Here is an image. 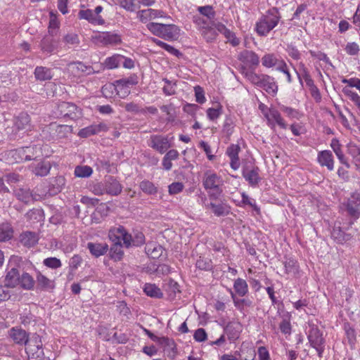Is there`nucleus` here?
Segmentation results:
<instances>
[{"label": "nucleus", "instance_id": "1", "mask_svg": "<svg viewBox=\"0 0 360 360\" xmlns=\"http://www.w3.org/2000/svg\"><path fill=\"white\" fill-rule=\"evenodd\" d=\"M108 237L115 243V246L110 250V256L115 261L120 260L124 255L122 245L126 248L139 246L145 242V236L142 232L134 231L133 233H129L122 226L110 229Z\"/></svg>", "mask_w": 360, "mask_h": 360}, {"label": "nucleus", "instance_id": "2", "mask_svg": "<svg viewBox=\"0 0 360 360\" xmlns=\"http://www.w3.org/2000/svg\"><path fill=\"white\" fill-rule=\"evenodd\" d=\"M4 283L6 289L20 287L25 290H31L34 289L35 281L30 274L23 272L20 274L16 267L8 266L5 271Z\"/></svg>", "mask_w": 360, "mask_h": 360}, {"label": "nucleus", "instance_id": "3", "mask_svg": "<svg viewBox=\"0 0 360 360\" xmlns=\"http://www.w3.org/2000/svg\"><path fill=\"white\" fill-rule=\"evenodd\" d=\"M281 19L278 11L276 8L269 9L262 15L255 24V31L259 36H266L276 27Z\"/></svg>", "mask_w": 360, "mask_h": 360}, {"label": "nucleus", "instance_id": "4", "mask_svg": "<svg viewBox=\"0 0 360 360\" xmlns=\"http://www.w3.org/2000/svg\"><path fill=\"white\" fill-rule=\"evenodd\" d=\"M146 27L153 34L167 41L176 40L180 35V29L174 24L150 22Z\"/></svg>", "mask_w": 360, "mask_h": 360}, {"label": "nucleus", "instance_id": "5", "mask_svg": "<svg viewBox=\"0 0 360 360\" xmlns=\"http://www.w3.org/2000/svg\"><path fill=\"white\" fill-rule=\"evenodd\" d=\"M136 84L135 79L125 78L115 81L114 84H105L102 88V93L105 97H110L113 91L121 97H126L130 92V88Z\"/></svg>", "mask_w": 360, "mask_h": 360}, {"label": "nucleus", "instance_id": "6", "mask_svg": "<svg viewBox=\"0 0 360 360\" xmlns=\"http://www.w3.org/2000/svg\"><path fill=\"white\" fill-rule=\"evenodd\" d=\"M306 334L311 346L314 348L319 357L322 356L325 348V340L318 326L309 321L305 328Z\"/></svg>", "mask_w": 360, "mask_h": 360}, {"label": "nucleus", "instance_id": "7", "mask_svg": "<svg viewBox=\"0 0 360 360\" xmlns=\"http://www.w3.org/2000/svg\"><path fill=\"white\" fill-rule=\"evenodd\" d=\"M222 179L221 176L212 171H207L205 174L203 186L208 191L210 198L217 199L221 193V186Z\"/></svg>", "mask_w": 360, "mask_h": 360}, {"label": "nucleus", "instance_id": "8", "mask_svg": "<svg viewBox=\"0 0 360 360\" xmlns=\"http://www.w3.org/2000/svg\"><path fill=\"white\" fill-rule=\"evenodd\" d=\"M103 8L97 6L94 10L86 8L84 5H81V9L78 12V18L80 20H85L94 25H103L105 20L100 15Z\"/></svg>", "mask_w": 360, "mask_h": 360}, {"label": "nucleus", "instance_id": "9", "mask_svg": "<svg viewBox=\"0 0 360 360\" xmlns=\"http://www.w3.org/2000/svg\"><path fill=\"white\" fill-rule=\"evenodd\" d=\"M33 148L30 146L19 148L18 149L7 151L5 154L6 160L8 164L21 162L23 160H30Z\"/></svg>", "mask_w": 360, "mask_h": 360}, {"label": "nucleus", "instance_id": "10", "mask_svg": "<svg viewBox=\"0 0 360 360\" xmlns=\"http://www.w3.org/2000/svg\"><path fill=\"white\" fill-rule=\"evenodd\" d=\"M173 139V136L169 138L168 136L153 135L150 136L148 145L160 154H163L172 147Z\"/></svg>", "mask_w": 360, "mask_h": 360}, {"label": "nucleus", "instance_id": "11", "mask_svg": "<svg viewBox=\"0 0 360 360\" xmlns=\"http://www.w3.org/2000/svg\"><path fill=\"white\" fill-rule=\"evenodd\" d=\"M136 18L144 24L151 22L153 20L158 18H169V16L162 10L146 8L136 12Z\"/></svg>", "mask_w": 360, "mask_h": 360}, {"label": "nucleus", "instance_id": "12", "mask_svg": "<svg viewBox=\"0 0 360 360\" xmlns=\"http://www.w3.org/2000/svg\"><path fill=\"white\" fill-rule=\"evenodd\" d=\"M26 347V352L29 357L39 358L42 359L44 357V351L42 349V342L39 335L34 334L32 338L28 340Z\"/></svg>", "mask_w": 360, "mask_h": 360}, {"label": "nucleus", "instance_id": "13", "mask_svg": "<svg viewBox=\"0 0 360 360\" xmlns=\"http://www.w3.org/2000/svg\"><path fill=\"white\" fill-rule=\"evenodd\" d=\"M259 172L258 167L252 164L245 165L243 167L242 175L250 186L257 187L262 180Z\"/></svg>", "mask_w": 360, "mask_h": 360}, {"label": "nucleus", "instance_id": "14", "mask_svg": "<svg viewBox=\"0 0 360 360\" xmlns=\"http://www.w3.org/2000/svg\"><path fill=\"white\" fill-rule=\"evenodd\" d=\"M95 42L102 46H115L122 42L121 36L112 32H101L94 37Z\"/></svg>", "mask_w": 360, "mask_h": 360}, {"label": "nucleus", "instance_id": "15", "mask_svg": "<svg viewBox=\"0 0 360 360\" xmlns=\"http://www.w3.org/2000/svg\"><path fill=\"white\" fill-rule=\"evenodd\" d=\"M343 205L350 216L358 218L360 216V191L352 193Z\"/></svg>", "mask_w": 360, "mask_h": 360}, {"label": "nucleus", "instance_id": "16", "mask_svg": "<svg viewBox=\"0 0 360 360\" xmlns=\"http://www.w3.org/2000/svg\"><path fill=\"white\" fill-rule=\"evenodd\" d=\"M264 118L266 120L267 125L271 129H275L276 126L283 129H286L288 127L280 112L275 108H272Z\"/></svg>", "mask_w": 360, "mask_h": 360}, {"label": "nucleus", "instance_id": "17", "mask_svg": "<svg viewBox=\"0 0 360 360\" xmlns=\"http://www.w3.org/2000/svg\"><path fill=\"white\" fill-rule=\"evenodd\" d=\"M108 130V127L103 122L93 124L84 127L78 131L77 135L81 138H87Z\"/></svg>", "mask_w": 360, "mask_h": 360}, {"label": "nucleus", "instance_id": "18", "mask_svg": "<svg viewBox=\"0 0 360 360\" xmlns=\"http://www.w3.org/2000/svg\"><path fill=\"white\" fill-rule=\"evenodd\" d=\"M60 115L63 117H68L71 120H75L81 115L78 108L73 103L62 102L58 105Z\"/></svg>", "mask_w": 360, "mask_h": 360}, {"label": "nucleus", "instance_id": "19", "mask_svg": "<svg viewBox=\"0 0 360 360\" xmlns=\"http://www.w3.org/2000/svg\"><path fill=\"white\" fill-rule=\"evenodd\" d=\"M240 148L237 144H231L226 149V154L230 159V166L233 170H237L240 166V159L238 157Z\"/></svg>", "mask_w": 360, "mask_h": 360}, {"label": "nucleus", "instance_id": "20", "mask_svg": "<svg viewBox=\"0 0 360 360\" xmlns=\"http://www.w3.org/2000/svg\"><path fill=\"white\" fill-rule=\"evenodd\" d=\"M238 60L250 68L256 67L259 63V58L255 52L245 50L238 55Z\"/></svg>", "mask_w": 360, "mask_h": 360}, {"label": "nucleus", "instance_id": "21", "mask_svg": "<svg viewBox=\"0 0 360 360\" xmlns=\"http://www.w3.org/2000/svg\"><path fill=\"white\" fill-rule=\"evenodd\" d=\"M14 127L18 131L26 132L31 130L30 118L27 113L21 112L18 115L14 122Z\"/></svg>", "mask_w": 360, "mask_h": 360}, {"label": "nucleus", "instance_id": "22", "mask_svg": "<svg viewBox=\"0 0 360 360\" xmlns=\"http://www.w3.org/2000/svg\"><path fill=\"white\" fill-rule=\"evenodd\" d=\"M242 330L243 326L239 322H231L225 328L224 333L231 342L239 338Z\"/></svg>", "mask_w": 360, "mask_h": 360}, {"label": "nucleus", "instance_id": "23", "mask_svg": "<svg viewBox=\"0 0 360 360\" xmlns=\"http://www.w3.org/2000/svg\"><path fill=\"white\" fill-rule=\"evenodd\" d=\"M317 161L322 167H326L330 171L334 169V160L331 151L325 150L319 152L317 155Z\"/></svg>", "mask_w": 360, "mask_h": 360}, {"label": "nucleus", "instance_id": "24", "mask_svg": "<svg viewBox=\"0 0 360 360\" xmlns=\"http://www.w3.org/2000/svg\"><path fill=\"white\" fill-rule=\"evenodd\" d=\"M259 87L262 88L269 94L274 96L278 92V85L274 77L267 75H263L262 82Z\"/></svg>", "mask_w": 360, "mask_h": 360}, {"label": "nucleus", "instance_id": "25", "mask_svg": "<svg viewBox=\"0 0 360 360\" xmlns=\"http://www.w3.org/2000/svg\"><path fill=\"white\" fill-rule=\"evenodd\" d=\"M39 236L37 233L32 231H25L20 236V241L22 245L26 247H32L37 243Z\"/></svg>", "mask_w": 360, "mask_h": 360}, {"label": "nucleus", "instance_id": "26", "mask_svg": "<svg viewBox=\"0 0 360 360\" xmlns=\"http://www.w3.org/2000/svg\"><path fill=\"white\" fill-rule=\"evenodd\" d=\"M9 335L13 340L19 345H26L29 340L26 332L20 328H11L9 331Z\"/></svg>", "mask_w": 360, "mask_h": 360}, {"label": "nucleus", "instance_id": "27", "mask_svg": "<svg viewBox=\"0 0 360 360\" xmlns=\"http://www.w3.org/2000/svg\"><path fill=\"white\" fill-rule=\"evenodd\" d=\"M105 193L117 195L122 191V186L118 181L110 176L105 181Z\"/></svg>", "mask_w": 360, "mask_h": 360}, {"label": "nucleus", "instance_id": "28", "mask_svg": "<svg viewBox=\"0 0 360 360\" xmlns=\"http://www.w3.org/2000/svg\"><path fill=\"white\" fill-rule=\"evenodd\" d=\"M36 281L38 287L41 290H51L55 288V281L49 279L39 271L37 273Z\"/></svg>", "mask_w": 360, "mask_h": 360}, {"label": "nucleus", "instance_id": "29", "mask_svg": "<svg viewBox=\"0 0 360 360\" xmlns=\"http://www.w3.org/2000/svg\"><path fill=\"white\" fill-rule=\"evenodd\" d=\"M68 68L75 74L84 73L90 75L94 72L91 66L86 65L82 62H74L68 65Z\"/></svg>", "mask_w": 360, "mask_h": 360}, {"label": "nucleus", "instance_id": "30", "mask_svg": "<svg viewBox=\"0 0 360 360\" xmlns=\"http://www.w3.org/2000/svg\"><path fill=\"white\" fill-rule=\"evenodd\" d=\"M332 238L338 243H343L351 238L349 234L345 233L341 229L340 224H335L331 231Z\"/></svg>", "mask_w": 360, "mask_h": 360}, {"label": "nucleus", "instance_id": "31", "mask_svg": "<svg viewBox=\"0 0 360 360\" xmlns=\"http://www.w3.org/2000/svg\"><path fill=\"white\" fill-rule=\"evenodd\" d=\"M240 353L243 356V360H254L256 356V351L252 342H243Z\"/></svg>", "mask_w": 360, "mask_h": 360}, {"label": "nucleus", "instance_id": "32", "mask_svg": "<svg viewBox=\"0 0 360 360\" xmlns=\"http://www.w3.org/2000/svg\"><path fill=\"white\" fill-rule=\"evenodd\" d=\"M87 248L89 250L91 254L96 257L103 255L106 253L108 249V246L105 243H89Z\"/></svg>", "mask_w": 360, "mask_h": 360}, {"label": "nucleus", "instance_id": "33", "mask_svg": "<svg viewBox=\"0 0 360 360\" xmlns=\"http://www.w3.org/2000/svg\"><path fill=\"white\" fill-rule=\"evenodd\" d=\"M146 254L153 259L159 258L162 252L163 248L155 243H148L145 248Z\"/></svg>", "mask_w": 360, "mask_h": 360}, {"label": "nucleus", "instance_id": "34", "mask_svg": "<svg viewBox=\"0 0 360 360\" xmlns=\"http://www.w3.org/2000/svg\"><path fill=\"white\" fill-rule=\"evenodd\" d=\"M15 193L17 198L25 203H29L32 200H38V198L34 195L27 188H19L15 191Z\"/></svg>", "mask_w": 360, "mask_h": 360}, {"label": "nucleus", "instance_id": "35", "mask_svg": "<svg viewBox=\"0 0 360 360\" xmlns=\"http://www.w3.org/2000/svg\"><path fill=\"white\" fill-rule=\"evenodd\" d=\"M208 207L211 208L213 213L217 217L225 216L230 212V207L224 202L219 204L210 202Z\"/></svg>", "mask_w": 360, "mask_h": 360}, {"label": "nucleus", "instance_id": "36", "mask_svg": "<svg viewBox=\"0 0 360 360\" xmlns=\"http://www.w3.org/2000/svg\"><path fill=\"white\" fill-rule=\"evenodd\" d=\"M143 292L148 296L153 298H161L163 296V293L160 288H159L155 284L146 283L143 286Z\"/></svg>", "mask_w": 360, "mask_h": 360}, {"label": "nucleus", "instance_id": "37", "mask_svg": "<svg viewBox=\"0 0 360 360\" xmlns=\"http://www.w3.org/2000/svg\"><path fill=\"white\" fill-rule=\"evenodd\" d=\"M124 56L114 54L110 57L105 58L103 65L108 69H115L118 68L123 61Z\"/></svg>", "mask_w": 360, "mask_h": 360}, {"label": "nucleus", "instance_id": "38", "mask_svg": "<svg viewBox=\"0 0 360 360\" xmlns=\"http://www.w3.org/2000/svg\"><path fill=\"white\" fill-rule=\"evenodd\" d=\"M13 236V230L10 224L2 223L0 224V241L9 240L12 238Z\"/></svg>", "mask_w": 360, "mask_h": 360}, {"label": "nucleus", "instance_id": "39", "mask_svg": "<svg viewBox=\"0 0 360 360\" xmlns=\"http://www.w3.org/2000/svg\"><path fill=\"white\" fill-rule=\"evenodd\" d=\"M330 147L333 150L340 162L348 167V164L341 149L340 141L337 139H333L330 142Z\"/></svg>", "mask_w": 360, "mask_h": 360}, {"label": "nucleus", "instance_id": "40", "mask_svg": "<svg viewBox=\"0 0 360 360\" xmlns=\"http://www.w3.org/2000/svg\"><path fill=\"white\" fill-rule=\"evenodd\" d=\"M281 110L285 114V115L290 119V120H299L302 117V113L300 112L298 110L292 108L291 107L285 106V105H281L280 106Z\"/></svg>", "mask_w": 360, "mask_h": 360}, {"label": "nucleus", "instance_id": "41", "mask_svg": "<svg viewBox=\"0 0 360 360\" xmlns=\"http://www.w3.org/2000/svg\"><path fill=\"white\" fill-rule=\"evenodd\" d=\"M34 75L37 79L41 81L49 80L52 77L51 70L41 66L35 68Z\"/></svg>", "mask_w": 360, "mask_h": 360}, {"label": "nucleus", "instance_id": "42", "mask_svg": "<svg viewBox=\"0 0 360 360\" xmlns=\"http://www.w3.org/2000/svg\"><path fill=\"white\" fill-rule=\"evenodd\" d=\"M50 127L52 129L56 130L58 138L65 137L68 134L71 133L72 131V126L68 124L56 125V124H51Z\"/></svg>", "mask_w": 360, "mask_h": 360}, {"label": "nucleus", "instance_id": "43", "mask_svg": "<svg viewBox=\"0 0 360 360\" xmlns=\"http://www.w3.org/2000/svg\"><path fill=\"white\" fill-rule=\"evenodd\" d=\"M233 288L239 296H244L248 291V286L246 281L242 278H237L233 284Z\"/></svg>", "mask_w": 360, "mask_h": 360}, {"label": "nucleus", "instance_id": "44", "mask_svg": "<svg viewBox=\"0 0 360 360\" xmlns=\"http://www.w3.org/2000/svg\"><path fill=\"white\" fill-rule=\"evenodd\" d=\"M51 169V165L49 162H41L33 169L34 173L40 176H46Z\"/></svg>", "mask_w": 360, "mask_h": 360}, {"label": "nucleus", "instance_id": "45", "mask_svg": "<svg viewBox=\"0 0 360 360\" xmlns=\"http://www.w3.org/2000/svg\"><path fill=\"white\" fill-rule=\"evenodd\" d=\"M93 173V169L87 165H79L75 168L74 174L77 177L87 178Z\"/></svg>", "mask_w": 360, "mask_h": 360}, {"label": "nucleus", "instance_id": "46", "mask_svg": "<svg viewBox=\"0 0 360 360\" xmlns=\"http://www.w3.org/2000/svg\"><path fill=\"white\" fill-rule=\"evenodd\" d=\"M26 217L31 223L41 222L44 219V214L41 210L34 209L26 214Z\"/></svg>", "mask_w": 360, "mask_h": 360}, {"label": "nucleus", "instance_id": "47", "mask_svg": "<svg viewBox=\"0 0 360 360\" xmlns=\"http://www.w3.org/2000/svg\"><path fill=\"white\" fill-rule=\"evenodd\" d=\"M242 200L241 202L238 204V206H243V205H248L251 207H252L253 210H255L257 214L259 213L260 209L256 203L255 199L251 198L247 195L245 192L241 193Z\"/></svg>", "mask_w": 360, "mask_h": 360}, {"label": "nucleus", "instance_id": "48", "mask_svg": "<svg viewBox=\"0 0 360 360\" xmlns=\"http://www.w3.org/2000/svg\"><path fill=\"white\" fill-rule=\"evenodd\" d=\"M279 60L273 53H266L262 58V65L267 68L275 67Z\"/></svg>", "mask_w": 360, "mask_h": 360}, {"label": "nucleus", "instance_id": "49", "mask_svg": "<svg viewBox=\"0 0 360 360\" xmlns=\"http://www.w3.org/2000/svg\"><path fill=\"white\" fill-rule=\"evenodd\" d=\"M348 153L353 158L354 162L356 165H360V148L354 143L347 145Z\"/></svg>", "mask_w": 360, "mask_h": 360}, {"label": "nucleus", "instance_id": "50", "mask_svg": "<svg viewBox=\"0 0 360 360\" xmlns=\"http://www.w3.org/2000/svg\"><path fill=\"white\" fill-rule=\"evenodd\" d=\"M60 26V22L57 18L56 14L53 11L50 12V20L49 25V32L54 35Z\"/></svg>", "mask_w": 360, "mask_h": 360}, {"label": "nucleus", "instance_id": "51", "mask_svg": "<svg viewBox=\"0 0 360 360\" xmlns=\"http://www.w3.org/2000/svg\"><path fill=\"white\" fill-rule=\"evenodd\" d=\"M263 75H258L252 70H247L245 72V78L252 84L256 85L258 87L262 82Z\"/></svg>", "mask_w": 360, "mask_h": 360}, {"label": "nucleus", "instance_id": "52", "mask_svg": "<svg viewBox=\"0 0 360 360\" xmlns=\"http://www.w3.org/2000/svg\"><path fill=\"white\" fill-rule=\"evenodd\" d=\"M207 118L214 121L219 118L222 114V107L218 104L215 108H210L206 111Z\"/></svg>", "mask_w": 360, "mask_h": 360}, {"label": "nucleus", "instance_id": "53", "mask_svg": "<svg viewBox=\"0 0 360 360\" xmlns=\"http://www.w3.org/2000/svg\"><path fill=\"white\" fill-rule=\"evenodd\" d=\"M198 11L200 13L199 15L209 20H212L214 18L215 12L211 6H199Z\"/></svg>", "mask_w": 360, "mask_h": 360}, {"label": "nucleus", "instance_id": "54", "mask_svg": "<svg viewBox=\"0 0 360 360\" xmlns=\"http://www.w3.org/2000/svg\"><path fill=\"white\" fill-rule=\"evenodd\" d=\"M193 22L195 24L200 32L202 31V30L210 27L209 20L201 16L200 15H195L193 16Z\"/></svg>", "mask_w": 360, "mask_h": 360}, {"label": "nucleus", "instance_id": "55", "mask_svg": "<svg viewBox=\"0 0 360 360\" xmlns=\"http://www.w3.org/2000/svg\"><path fill=\"white\" fill-rule=\"evenodd\" d=\"M345 51L349 56H356L360 51L359 45L354 41L347 42L344 49Z\"/></svg>", "mask_w": 360, "mask_h": 360}, {"label": "nucleus", "instance_id": "56", "mask_svg": "<svg viewBox=\"0 0 360 360\" xmlns=\"http://www.w3.org/2000/svg\"><path fill=\"white\" fill-rule=\"evenodd\" d=\"M342 91L360 109V96L348 87H344Z\"/></svg>", "mask_w": 360, "mask_h": 360}, {"label": "nucleus", "instance_id": "57", "mask_svg": "<svg viewBox=\"0 0 360 360\" xmlns=\"http://www.w3.org/2000/svg\"><path fill=\"white\" fill-rule=\"evenodd\" d=\"M115 4L120 5L127 11L133 12L135 10V0H112Z\"/></svg>", "mask_w": 360, "mask_h": 360}, {"label": "nucleus", "instance_id": "58", "mask_svg": "<svg viewBox=\"0 0 360 360\" xmlns=\"http://www.w3.org/2000/svg\"><path fill=\"white\" fill-rule=\"evenodd\" d=\"M165 85L163 86V92L167 96L174 95L176 92V84L167 79H163Z\"/></svg>", "mask_w": 360, "mask_h": 360}, {"label": "nucleus", "instance_id": "59", "mask_svg": "<svg viewBox=\"0 0 360 360\" xmlns=\"http://www.w3.org/2000/svg\"><path fill=\"white\" fill-rule=\"evenodd\" d=\"M43 264L51 269H56L62 266L60 260L56 257H49L44 260Z\"/></svg>", "mask_w": 360, "mask_h": 360}, {"label": "nucleus", "instance_id": "60", "mask_svg": "<svg viewBox=\"0 0 360 360\" xmlns=\"http://www.w3.org/2000/svg\"><path fill=\"white\" fill-rule=\"evenodd\" d=\"M141 189L148 194H153L157 192V188L154 184L149 181H143L140 184Z\"/></svg>", "mask_w": 360, "mask_h": 360}, {"label": "nucleus", "instance_id": "61", "mask_svg": "<svg viewBox=\"0 0 360 360\" xmlns=\"http://www.w3.org/2000/svg\"><path fill=\"white\" fill-rule=\"evenodd\" d=\"M342 84H347L345 87L351 88L354 87L360 92V79L357 77H352L349 79L342 78L341 80Z\"/></svg>", "mask_w": 360, "mask_h": 360}, {"label": "nucleus", "instance_id": "62", "mask_svg": "<svg viewBox=\"0 0 360 360\" xmlns=\"http://www.w3.org/2000/svg\"><path fill=\"white\" fill-rule=\"evenodd\" d=\"M284 266L285 271L288 274H295L297 272L298 266L297 264L296 261H295L294 259H287L284 263Z\"/></svg>", "mask_w": 360, "mask_h": 360}, {"label": "nucleus", "instance_id": "63", "mask_svg": "<svg viewBox=\"0 0 360 360\" xmlns=\"http://www.w3.org/2000/svg\"><path fill=\"white\" fill-rule=\"evenodd\" d=\"M194 92H195L196 102H198V103H200V104L205 103L206 98L205 96V91L201 86H195Z\"/></svg>", "mask_w": 360, "mask_h": 360}, {"label": "nucleus", "instance_id": "64", "mask_svg": "<svg viewBox=\"0 0 360 360\" xmlns=\"http://www.w3.org/2000/svg\"><path fill=\"white\" fill-rule=\"evenodd\" d=\"M200 32L207 41H212L214 40L217 36L215 30L210 27L202 30Z\"/></svg>", "mask_w": 360, "mask_h": 360}]
</instances>
